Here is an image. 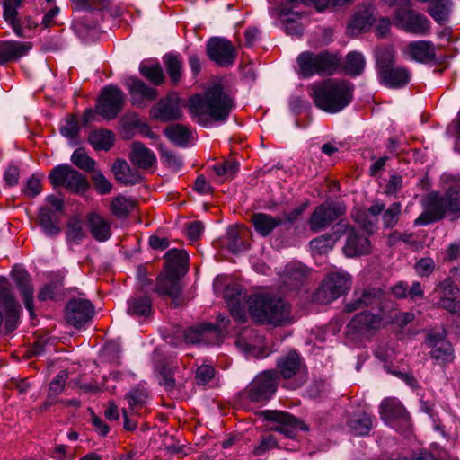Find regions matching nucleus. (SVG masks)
Here are the masks:
<instances>
[{
  "label": "nucleus",
  "mask_w": 460,
  "mask_h": 460,
  "mask_svg": "<svg viewBox=\"0 0 460 460\" xmlns=\"http://www.w3.org/2000/svg\"><path fill=\"white\" fill-rule=\"evenodd\" d=\"M188 107L194 120L208 127L212 121L224 122L227 119L234 108V99L222 85L213 84L203 94L191 96Z\"/></svg>",
  "instance_id": "nucleus-1"
},
{
  "label": "nucleus",
  "mask_w": 460,
  "mask_h": 460,
  "mask_svg": "<svg viewBox=\"0 0 460 460\" xmlns=\"http://www.w3.org/2000/svg\"><path fill=\"white\" fill-rule=\"evenodd\" d=\"M423 211L414 220L415 226H427L443 219L447 213L460 212V186L449 188L445 193L432 191L420 201Z\"/></svg>",
  "instance_id": "nucleus-2"
},
{
  "label": "nucleus",
  "mask_w": 460,
  "mask_h": 460,
  "mask_svg": "<svg viewBox=\"0 0 460 460\" xmlns=\"http://www.w3.org/2000/svg\"><path fill=\"white\" fill-rule=\"evenodd\" d=\"M315 105L329 113H337L352 101L353 85L344 80L326 79L312 85Z\"/></svg>",
  "instance_id": "nucleus-3"
},
{
  "label": "nucleus",
  "mask_w": 460,
  "mask_h": 460,
  "mask_svg": "<svg viewBox=\"0 0 460 460\" xmlns=\"http://www.w3.org/2000/svg\"><path fill=\"white\" fill-rule=\"evenodd\" d=\"M248 304L250 314L257 323L282 325L292 322L290 305L281 298L253 296Z\"/></svg>",
  "instance_id": "nucleus-4"
},
{
  "label": "nucleus",
  "mask_w": 460,
  "mask_h": 460,
  "mask_svg": "<svg viewBox=\"0 0 460 460\" xmlns=\"http://www.w3.org/2000/svg\"><path fill=\"white\" fill-rule=\"evenodd\" d=\"M340 63L338 55L327 50L318 53L304 51L296 58L297 74L301 78H310L315 75H331L336 72Z\"/></svg>",
  "instance_id": "nucleus-5"
},
{
  "label": "nucleus",
  "mask_w": 460,
  "mask_h": 460,
  "mask_svg": "<svg viewBox=\"0 0 460 460\" xmlns=\"http://www.w3.org/2000/svg\"><path fill=\"white\" fill-rule=\"evenodd\" d=\"M376 69L379 81L389 88L404 87L411 79L409 70L403 66H396L395 51L392 48L379 49L376 55Z\"/></svg>",
  "instance_id": "nucleus-6"
},
{
  "label": "nucleus",
  "mask_w": 460,
  "mask_h": 460,
  "mask_svg": "<svg viewBox=\"0 0 460 460\" xmlns=\"http://www.w3.org/2000/svg\"><path fill=\"white\" fill-rule=\"evenodd\" d=\"M351 285L349 275L345 272H333L322 282L314 298L317 303L329 304L345 294Z\"/></svg>",
  "instance_id": "nucleus-7"
},
{
  "label": "nucleus",
  "mask_w": 460,
  "mask_h": 460,
  "mask_svg": "<svg viewBox=\"0 0 460 460\" xmlns=\"http://www.w3.org/2000/svg\"><path fill=\"white\" fill-rule=\"evenodd\" d=\"M394 25L404 31L419 36H426L430 32V22L422 13L408 7H398L394 13Z\"/></svg>",
  "instance_id": "nucleus-8"
},
{
  "label": "nucleus",
  "mask_w": 460,
  "mask_h": 460,
  "mask_svg": "<svg viewBox=\"0 0 460 460\" xmlns=\"http://www.w3.org/2000/svg\"><path fill=\"white\" fill-rule=\"evenodd\" d=\"M49 181L54 187L63 186L72 192H83L88 188L85 177L68 164H59L49 174Z\"/></svg>",
  "instance_id": "nucleus-9"
},
{
  "label": "nucleus",
  "mask_w": 460,
  "mask_h": 460,
  "mask_svg": "<svg viewBox=\"0 0 460 460\" xmlns=\"http://www.w3.org/2000/svg\"><path fill=\"white\" fill-rule=\"evenodd\" d=\"M368 306L376 308L380 313L388 309V303L385 299V293L381 288L368 287L355 290L353 298L345 305V310L351 313Z\"/></svg>",
  "instance_id": "nucleus-10"
},
{
  "label": "nucleus",
  "mask_w": 460,
  "mask_h": 460,
  "mask_svg": "<svg viewBox=\"0 0 460 460\" xmlns=\"http://www.w3.org/2000/svg\"><path fill=\"white\" fill-rule=\"evenodd\" d=\"M126 95L116 85H107L102 90L96 111L106 119H113L122 111Z\"/></svg>",
  "instance_id": "nucleus-11"
},
{
  "label": "nucleus",
  "mask_w": 460,
  "mask_h": 460,
  "mask_svg": "<svg viewBox=\"0 0 460 460\" xmlns=\"http://www.w3.org/2000/svg\"><path fill=\"white\" fill-rule=\"evenodd\" d=\"M346 207L340 202H326L317 206L308 221L309 227L314 233L326 229L332 222L344 215Z\"/></svg>",
  "instance_id": "nucleus-12"
},
{
  "label": "nucleus",
  "mask_w": 460,
  "mask_h": 460,
  "mask_svg": "<svg viewBox=\"0 0 460 460\" xmlns=\"http://www.w3.org/2000/svg\"><path fill=\"white\" fill-rule=\"evenodd\" d=\"M278 380L279 376L273 370L257 375L247 388L248 398L256 402L268 401L277 390Z\"/></svg>",
  "instance_id": "nucleus-13"
},
{
  "label": "nucleus",
  "mask_w": 460,
  "mask_h": 460,
  "mask_svg": "<svg viewBox=\"0 0 460 460\" xmlns=\"http://www.w3.org/2000/svg\"><path fill=\"white\" fill-rule=\"evenodd\" d=\"M206 53L212 62L221 67L231 66L236 58V50L232 42L220 37L208 40Z\"/></svg>",
  "instance_id": "nucleus-14"
},
{
  "label": "nucleus",
  "mask_w": 460,
  "mask_h": 460,
  "mask_svg": "<svg viewBox=\"0 0 460 460\" xmlns=\"http://www.w3.org/2000/svg\"><path fill=\"white\" fill-rule=\"evenodd\" d=\"M459 288L451 279L447 278L439 281L434 288L433 295L438 298L437 305L452 314H460Z\"/></svg>",
  "instance_id": "nucleus-15"
},
{
  "label": "nucleus",
  "mask_w": 460,
  "mask_h": 460,
  "mask_svg": "<svg viewBox=\"0 0 460 460\" xmlns=\"http://www.w3.org/2000/svg\"><path fill=\"white\" fill-rule=\"evenodd\" d=\"M221 326L212 323H202L190 327L184 332L186 342L200 345H219L224 338Z\"/></svg>",
  "instance_id": "nucleus-16"
},
{
  "label": "nucleus",
  "mask_w": 460,
  "mask_h": 460,
  "mask_svg": "<svg viewBox=\"0 0 460 460\" xmlns=\"http://www.w3.org/2000/svg\"><path fill=\"white\" fill-rule=\"evenodd\" d=\"M94 314L93 304L84 298L70 299L65 308V317L70 325L75 328L84 326Z\"/></svg>",
  "instance_id": "nucleus-17"
},
{
  "label": "nucleus",
  "mask_w": 460,
  "mask_h": 460,
  "mask_svg": "<svg viewBox=\"0 0 460 460\" xmlns=\"http://www.w3.org/2000/svg\"><path fill=\"white\" fill-rule=\"evenodd\" d=\"M344 226L346 229H344L343 235H346V242L342 251L345 256L353 258L369 253L371 251L369 240L347 222Z\"/></svg>",
  "instance_id": "nucleus-18"
},
{
  "label": "nucleus",
  "mask_w": 460,
  "mask_h": 460,
  "mask_svg": "<svg viewBox=\"0 0 460 460\" xmlns=\"http://www.w3.org/2000/svg\"><path fill=\"white\" fill-rule=\"evenodd\" d=\"M181 277L177 274L164 271L157 277L155 287V291L159 296H166L172 298V304L174 307L183 303L181 297L182 288L180 282Z\"/></svg>",
  "instance_id": "nucleus-19"
},
{
  "label": "nucleus",
  "mask_w": 460,
  "mask_h": 460,
  "mask_svg": "<svg viewBox=\"0 0 460 460\" xmlns=\"http://www.w3.org/2000/svg\"><path fill=\"white\" fill-rule=\"evenodd\" d=\"M182 115L180 99L172 94L161 99L150 110V116L162 122L179 120Z\"/></svg>",
  "instance_id": "nucleus-20"
},
{
  "label": "nucleus",
  "mask_w": 460,
  "mask_h": 460,
  "mask_svg": "<svg viewBox=\"0 0 460 460\" xmlns=\"http://www.w3.org/2000/svg\"><path fill=\"white\" fill-rule=\"evenodd\" d=\"M265 418L268 420L274 421L278 425L272 427L270 429L279 432L285 435L287 438H294L296 436V430H307V427L305 423L299 421L292 415L278 411H267L264 413Z\"/></svg>",
  "instance_id": "nucleus-21"
},
{
  "label": "nucleus",
  "mask_w": 460,
  "mask_h": 460,
  "mask_svg": "<svg viewBox=\"0 0 460 460\" xmlns=\"http://www.w3.org/2000/svg\"><path fill=\"white\" fill-rule=\"evenodd\" d=\"M124 84L131 95V103L135 107H144L146 102H151L157 97V91L149 87L137 77H128Z\"/></svg>",
  "instance_id": "nucleus-22"
},
{
  "label": "nucleus",
  "mask_w": 460,
  "mask_h": 460,
  "mask_svg": "<svg viewBox=\"0 0 460 460\" xmlns=\"http://www.w3.org/2000/svg\"><path fill=\"white\" fill-rule=\"evenodd\" d=\"M5 278L0 277V299L3 300L6 308L5 328L13 332L18 326L20 318V306L13 298Z\"/></svg>",
  "instance_id": "nucleus-23"
},
{
  "label": "nucleus",
  "mask_w": 460,
  "mask_h": 460,
  "mask_svg": "<svg viewBox=\"0 0 460 460\" xmlns=\"http://www.w3.org/2000/svg\"><path fill=\"white\" fill-rule=\"evenodd\" d=\"M224 296L232 316L239 323L246 322L247 315L244 309L246 296L241 288L236 285L227 286Z\"/></svg>",
  "instance_id": "nucleus-24"
},
{
  "label": "nucleus",
  "mask_w": 460,
  "mask_h": 460,
  "mask_svg": "<svg viewBox=\"0 0 460 460\" xmlns=\"http://www.w3.org/2000/svg\"><path fill=\"white\" fill-rule=\"evenodd\" d=\"M344 226L345 222L340 221L333 226L332 233L314 238L309 243L312 252L317 254H326L331 252L336 242L343 235L346 229Z\"/></svg>",
  "instance_id": "nucleus-25"
},
{
  "label": "nucleus",
  "mask_w": 460,
  "mask_h": 460,
  "mask_svg": "<svg viewBox=\"0 0 460 460\" xmlns=\"http://www.w3.org/2000/svg\"><path fill=\"white\" fill-rule=\"evenodd\" d=\"M32 48L31 42L7 40L0 42V66L16 61Z\"/></svg>",
  "instance_id": "nucleus-26"
},
{
  "label": "nucleus",
  "mask_w": 460,
  "mask_h": 460,
  "mask_svg": "<svg viewBox=\"0 0 460 460\" xmlns=\"http://www.w3.org/2000/svg\"><path fill=\"white\" fill-rule=\"evenodd\" d=\"M382 318L379 314H374L369 312H362L356 314L348 323L347 328L349 332L358 334H367L372 330L379 328Z\"/></svg>",
  "instance_id": "nucleus-27"
},
{
  "label": "nucleus",
  "mask_w": 460,
  "mask_h": 460,
  "mask_svg": "<svg viewBox=\"0 0 460 460\" xmlns=\"http://www.w3.org/2000/svg\"><path fill=\"white\" fill-rule=\"evenodd\" d=\"M309 269L297 262L289 263L285 267L282 282L287 289L295 290L298 288L309 276Z\"/></svg>",
  "instance_id": "nucleus-28"
},
{
  "label": "nucleus",
  "mask_w": 460,
  "mask_h": 460,
  "mask_svg": "<svg viewBox=\"0 0 460 460\" xmlns=\"http://www.w3.org/2000/svg\"><path fill=\"white\" fill-rule=\"evenodd\" d=\"M13 279L21 291L26 309L32 317L34 315L33 288L31 284L30 275L22 269H14L13 271Z\"/></svg>",
  "instance_id": "nucleus-29"
},
{
  "label": "nucleus",
  "mask_w": 460,
  "mask_h": 460,
  "mask_svg": "<svg viewBox=\"0 0 460 460\" xmlns=\"http://www.w3.org/2000/svg\"><path fill=\"white\" fill-rule=\"evenodd\" d=\"M406 54L411 59L426 63L435 59L436 51L434 44L429 40H416L409 43Z\"/></svg>",
  "instance_id": "nucleus-30"
},
{
  "label": "nucleus",
  "mask_w": 460,
  "mask_h": 460,
  "mask_svg": "<svg viewBox=\"0 0 460 460\" xmlns=\"http://www.w3.org/2000/svg\"><path fill=\"white\" fill-rule=\"evenodd\" d=\"M381 418L386 422H392L395 420H401L402 421H408V413L401 403L395 398H386L382 401L380 407Z\"/></svg>",
  "instance_id": "nucleus-31"
},
{
  "label": "nucleus",
  "mask_w": 460,
  "mask_h": 460,
  "mask_svg": "<svg viewBox=\"0 0 460 460\" xmlns=\"http://www.w3.org/2000/svg\"><path fill=\"white\" fill-rule=\"evenodd\" d=\"M347 426L355 436H367L374 425V416L365 411H358L349 416Z\"/></svg>",
  "instance_id": "nucleus-32"
},
{
  "label": "nucleus",
  "mask_w": 460,
  "mask_h": 460,
  "mask_svg": "<svg viewBox=\"0 0 460 460\" xmlns=\"http://www.w3.org/2000/svg\"><path fill=\"white\" fill-rule=\"evenodd\" d=\"M164 271L183 276L188 270L189 256L183 250L171 249L164 254Z\"/></svg>",
  "instance_id": "nucleus-33"
},
{
  "label": "nucleus",
  "mask_w": 460,
  "mask_h": 460,
  "mask_svg": "<svg viewBox=\"0 0 460 460\" xmlns=\"http://www.w3.org/2000/svg\"><path fill=\"white\" fill-rule=\"evenodd\" d=\"M87 226L98 242H105L111 236V223L101 215L92 212L87 216Z\"/></svg>",
  "instance_id": "nucleus-34"
},
{
  "label": "nucleus",
  "mask_w": 460,
  "mask_h": 460,
  "mask_svg": "<svg viewBox=\"0 0 460 460\" xmlns=\"http://www.w3.org/2000/svg\"><path fill=\"white\" fill-rule=\"evenodd\" d=\"M112 172L117 181L123 185H135L143 180V175L124 160H117L112 166Z\"/></svg>",
  "instance_id": "nucleus-35"
},
{
  "label": "nucleus",
  "mask_w": 460,
  "mask_h": 460,
  "mask_svg": "<svg viewBox=\"0 0 460 460\" xmlns=\"http://www.w3.org/2000/svg\"><path fill=\"white\" fill-rule=\"evenodd\" d=\"M129 159L139 169H148L155 163V154L140 142H133Z\"/></svg>",
  "instance_id": "nucleus-36"
},
{
  "label": "nucleus",
  "mask_w": 460,
  "mask_h": 460,
  "mask_svg": "<svg viewBox=\"0 0 460 460\" xmlns=\"http://www.w3.org/2000/svg\"><path fill=\"white\" fill-rule=\"evenodd\" d=\"M251 220L255 231L263 237L270 234L275 228L281 226L285 221L279 217H272L262 212L254 213Z\"/></svg>",
  "instance_id": "nucleus-37"
},
{
  "label": "nucleus",
  "mask_w": 460,
  "mask_h": 460,
  "mask_svg": "<svg viewBox=\"0 0 460 460\" xmlns=\"http://www.w3.org/2000/svg\"><path fill=\"white\" fill-rule=\"evenodd\" d=\"M277 367L280 375L285 379H288L300 373L302 368L301 358L296 352L292 351L279 358Z\"/></svg>",
  "instance_id": "nucleus-38"
},
{
  "label": "nucleus",
  "mask_w": 460,
  "mask_h": 460,
  "mask_svg": "<svg viewBox=\"0 0 460 460\" xmlns=\"http://www.w3.org/2000/svg\"><path fill=\"white\" fill-rule=\"evenodd\" d=\"M164 134L175 146L186 147L192 138V131L185 125L172 124L164 128Z\"/></svg>",
  "instance_id": "nucleus-39"
},
{
  "label": "nucleus",
  "mask_w": 460,
  "mask_h": 460,
  "mask_svg": "<svg viewBox=\"0 0 460 460\" xmlns=\"http://www.w3.org/2000/svg\"><path fill=\"white\" fill-rule=\"evenodd\" d=\"M454 3L452 0H433L427 9V13L439 24L448 22Z\"/></svg>",
  "instance_id": "nucleus-40"
},
{
  "label": "nucleus",
  "mask_w": 460,
  "mask_h": 460,
  "mask_svg": "<svg viewBox=\"0 0 460 460\" xmlns=\"http://www.w3.org/2000/svg\"><path fill=\"white\" fill-rule=\"evenodd\" d=\"M163 61L172 84H177L183 74L181 57L176 53H168L163 57Z\"/></svg>",
  "instance_id": "nucleus-41"
},
{
  "label": "nucleus",
  "mask_w": 460,
  "mask_h": 460,
  "mask_svg": "<svg viewBox=\"0 0 460 460\" xmlns=\"http://www.w3.org/2000/svg\"><path fill=\"white\" fill-rule=\"evenodd\" d=\"M127 313L134 317H147L152 313V302L148 296H135L128 300Z\"/></svg>",
  "instance_id": "nucleus-42"
},
{
  "label": "nucleus",
  "mask_w": 460,
  "mask_h": 460,
  "mask_svg": "<svg viewBox=\"0 0 460 460\" xmlns=\"http://www.w3.org/2000/svg\"><path fill=\"white\" fill-rule=\"evenodd\" d=\"M4 19L12 27L16 36L20 38L25 37L23 30L18 18V11L13 4V0H3Z\"/></svg>",
  "instance_id": "nucleus-43"
},
{
  "label": "nucleus",
  "mask_w": 460,
  "mask_h": 460,
  "mask_svg": "<svg viewBox=\"0 0 460 460\" xmlns=\"http://www.w3.org/2000/svg\"><path fill=\"white\" fill-rule=\"evenodd\" d=\"M39 223L44 233L49 236H57L61 230L53 218L52 211L48 208H40L39 211Z\"/></svg>",
  "instance_id": "nucleus-44"
},
{
  "label": "nucleus",
  "mask_w": 460,
  "mask_h": 460,
  "mask_svg": "<svg viewBox=\"0 0 460 460\" xmlns=\"http://www.w3.org/2000/svg\"><path fill=\"white\" fill-rule=\"evenodd\" d=\"M113 135L111 131L101 129L89 134L88 141L95 150H109L113 145Z\"/></svg>",
  "instance_id": "nucleus-45"
},
{
  "label": "nucleus",
  "mask_w": 460,
  "mask_h": 460,
  "mask_svg": "<svg viewBox=\"0 0 460 460\" xmlns=\"http://www.w3.org/2000/svg\"><path fill=\"white\" fill-rule=\"evenodd\" d=\"M366 61L363 55L357 51L349 52L346 56L344 64L345 72L350 76H358L365 69Z\"/></svg>",
  "instance_id": "nucleus-46"
},
{
  "label": "nucleus",
  "mask_w": 460,
  "mask_h": 460,
  "mask_svg": "<svg viewBox=\"0 0 460 460\" xmlns=\"http://www.w3.org/2000/svg\"><path fill=\"white\" fill-rule=\"evenodd\" d=\"M429 354L432 359L443 366L452 363L455 359L454 348L448 341L431 349Z\"/></svg>",
  "instance_id": "nucleus-47"
},
{
  "label": "nucleus",
  "mask_w": 460,
  "mask_h": 460,
  "mask_svg": "<svg viewBox=\"0 0 460 460\" xmlns=\"http://www.w3.org/2000/svg\"><path fill=\"white\" fill-rule=\"evenodd\" d=\"M60 134L68 138L72 145L77 144V136L80 131V127L76 118L73 115L66 117L60 122L59 126Z\"/></svg>",
  "instance_id": "nucleus-48"
},
{
  "label": "nucleus",
  "mask_w": 460,
  "mask_h": 460,
  "mask_svg": "<svg viewBox=\"0 0 460 460\" xmlns=\"http://www.w3.org/2000/svg\"><path fill=\"white\" fill-rule=\"evenodd\" d=\"M66 234L68 243H79L85 236L82 221L77 217L70 218L66 225Z\"/></svg>",
  "instance_id": "nucleus-49"
},
{
  "label": "nucleus",
  "mask_w": 460,
  "mask_h": 460,
  "mask_svg": "<svg viewBox=\"0 0 460 460\" xmlns=\"http://www.w3.org/2000/svg\"><path fill=\"white\" fill-rule=\"evenodd\" d=\"M71 162L78 168L86 172H93L95 161L83 148H77L71 155Z\"/></svg>",
  "instance_id": "nucleus-50"
},
{
  "label": "nucleus",
  "mask_w": 460,
  "mask_h": 460,
  "mask_svg": "<svg viewBox=\"0 0 460 460\" xmlns=\"http://www.w3.org/2000/svg\"><path fill=\"white\" fill-rule=\"evenodd\" d=\"M159 150L161 152L162 162L171 170L177 172L179 171L183 161L181 155H177L172 150L167 149L165 146L160 145Z\"/></svg>",
  "instance_id": "nucleus-51"
},
{
  "label": "nucleus",
  "mask_w": 460,
  "mask_h": 460,
  "mask_svg": "<svg viewBox=\"0 0 460 460\" xmlns=\"http://www.w3.org/2000/svg\"><path fill=\"white\" fill-rule=\"evenodd\" d=\"M402 211V206L399 202L392 203L387 209L384 210L382 216L383 226L389 229L396 226Z\"/></svg>",
  "instance_id": "nucleus-52"
},
{
  "label": "nucleus",
  "mask_w": 460,
  "mask_h": 460,
  "mask_svg": "<svg viewBox=\"0 0 460 460\" xmlns=\"http://www.w3.org/2000/svg\"><path fill=\"white\" fill-rule=\"evenodd\" d=\"M139 71L142 75L155 84H161L164 80V75L159 64L153 66L141 65Z\"/></svg>",
  "instance_id": "nucleus-53"
},
{
  "label": "nucleus",
  "mask_w": 460,
  "mask_h": 460,
  "mask_svg": "<svg viewBox=\"0 0 460 460\" xmlns=\"http://www.w3.org/2000/svg\"><path fill=\"white\" fill-rule=\"evenodd\" d=\"M227 248L233 253H237L247 249V245L240 238L238 230L230 226L226 232Z\"/></svg>",
  "instance_id": "nucleus-54"
},
{
  "label": "nucleus",
  "mask_w": 460,
  "mask_h": 460,
  "mask_svg": "<svg viewBox=\"0 0 460 460\" xmlns=\"http://www.w3.org/2000/svg\"><path fill=\"white\" fill-rule=\"evenodd\" d=\"M133 208L134 203L124 197L116 198L111 205L112 214L118 217H127Z\"/></svg>",
  "instance_id": "nucleus-55"
},
{
  "label": "nucleus",
  "mask_w": 460,
  "mask_h": 460,
  "mask_svg": "<svg viewBox=\"0 0 460 460\" xmlns=\"http://www.w3.org/2000/svg\"><path fill=\"white\" fill-rule=\"evenodd\" d=\"M148 398L147 392L143 388H133L127 394L126 399L128 402L131 411H135L136 408L142 407Z\"/></svg>",
  "instance_id": "nucleus-56"
},
{
  "label": "nucleus",
  "mask_w": 460,
  "mask_h": 460,
  "mask_svg": "<svg viewBox=\"0 0 460 460\" xmlns=\"http://www.w3.org/2000/svg\"><path fill=\"white\" fill-rule=\"evenodd\" d=\"M67 378L68 372L66 370H62L56 376L49 384L48 394L49 399L55 398L63 392Z\"/></svg>",
  "instance_id": "nucleus-57"
},
{
  "label": "nucleus",
  "mask_w": 460,
  "mask_h": 460,
  "mask_svg": "<svg viewBox=\"0 0 460 460\" xmlns=\"http://www.w3.org/2000/svg\"><path fill=\"white\" fill-rule=\"evenodd\" d=\"M351 216L367 232L373 233L375 231L377 218H371V216L367 211L355 210Z\"/></svg>",
  "instance_id": "nucleus-58"
},
{
  "label": "nucleus",
  "mask_w": 460,
  "mask_h": 460,
  "mask_svg": "<svg viewBox=\"0 0 460 460\" xmlns=\"http://www.w3.org/2000/svg\"><path fill=\"white\" fill-rule=\"evenodd\" d=\"M156 371L159 376V384L164 386L166 391H172L175 387V379L173 378L172 369L166 366H157Z\"/></svg>",
  "instance_id": "nucleus-59"
},
{
  "label": "nucleus",
  "mask_w": 460,
  "mask_h": 460,
  "mask_svg": "<svg viewBox=\"0 0 460 460\" xmlns=\"http://www.w3.org/2000/svg\"><path fill=\"white\" fill-rule=\"evenodd\" d=\"M111 0H72L75 9L79 10H92L93 7L96 9L105 8Z\"/></svg>",
  "instance_id": "nucleus-60"
},
{
  "label": "nucleus",
  "mask_w": 460,
  "mask_h": 460,
  "mask_svg": "<svg viewBox=\"0 0 460 460\" xmlns=\"http://www.w3.org/2000/svg\"><path fill=\"white\" fill-rule=\"evenodd\" d=\"M371 24L370 15L367 12L357 13L349 24V30L353 33V31H362L367 30Z\"/></svg>",
  "instance_id": "nucleus-61"
},
{
  "label": "nucleus",
  "mask_w": 460,
  "mask_h": 460,
  "mask_svg": "<svg viewBox=\"0 0 460 460\" xmlns=\"http://www.w3.org/2000/svg\"><path fill=\"white\" fill-rule=\"evenodd\" d=\"M93 182L100 194H107L111 191V183L104 177L100 171H93L92 175Z\"/></svg>",
  "instance_id": "nucleus-62"
},
{
  "label": "nucleus",
  "mask_w": 460,
  "mask_h": 460,
  "mask_svg": "<svg viewBox=\"0 0 460 460\" xmlns=\"http://www.w3.org/2000/svg\"><path fill=\"white\" fill-rule=\"evenodd\" d=\"M277 440L272 435H268L266 437H263L261 440V442L253 447V454L255 456H261L265 452L277 447Z\"/></svg>",
  "instance_id": "nucleus-63"
},
{
  "label": "nucleus",
  "mask_w": 460,
  "mask_h": 460,
  "mask_svg": "<svg viewBox=\"0 0 460 460\" xmlns=\"http://www.w3.org/2000/svg\"><path fill=\"white\" fill-rule=\"evenodd\" d=\"M414 269L419 276L428 277L435 269V261L430 258H422L416 262Z\"/></svg>",
  "instance_id": "nucleus-64"
}]
</instances>
